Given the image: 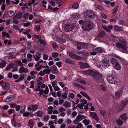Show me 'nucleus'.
I'll return each mask as SVG.
<instances>
[{"instance_id":"e433bc0d","label":"nucleus","mask_w":128,"mask_h":128,"mask_svg":"<svg viewBox=\"0 0 128 128\" xmlns=\"http://www.w3.org/2000/svg\"><path fill=\"white\" fill-rule=\"evenodd\" d=\"M51 42L52 43V47L54 49H55L58 48V46L57 45V44L56 42L52 41Z\"/></svg>"},{"instance_id":"680f3d73","label":"nucleus","mask_w":128,"mask_h":128,"mask_svg":"<svg viewBox=\"0 0 128 128\" xmlns=\"http://www.w3.org/2000/svg\"><path fill=\"white\" fill-rule=\"evenodd\" d=\"M100 87L101 88V90L102 91L104 92H105L106 91V88L104 85L102 84L101 85H100Z\"/></svg>"},{"instance_id":"f704fd0d","label":"nucleus","mask_w":128,"mask_h":128,"mask_svg":"<svg viewBox=\"0 0 128 128\" xmlns=\"http://www.w3.org/2000/svg\"><path fill=\"white\" fill-rule=\"evenodd\" d=\"M39 41L41 44L44 46H46V42L44 40L42 39H40L39 40Z\"/></svg>"},{"instance_id":"9b49d317","label":"nucleus","mask_w":128,"mask_h":128,"mask_svg":"<svg viewBox=\"0 0 128 128\" xmlns=\"http://www.w3.org/2000/svg\"><path fill=\"white\" fill-rule=\"evenodd\" d=\"M14 98V96L12 95H10L6 98L4 101V102H9L12 100Z\"/></svg>"},{"instance_id":"b1692460","label":"nucleus","mask_w":128,"mask_h":128,"mask_svg":"<svg viewBox=\"0 0 128 128\" xmlns=\"http://www.w3.org/2000/svg\"><path fill=\"white\" fill-rule=\"evenodd\" d=\"M33 119H30L29 120L28 122V124L30 128H32L33 127L34 123L33 122Z\"/></svg>"},{"instance_id":"c03bdc74","label":"nucleus","mask_w":128,"mask_h":128,"mask_svg":"<svg viewBox=\"0 0 128 128\" xmlns=\"http://www.w3.org/2000/svg\"><path fill=\"white\" fill-rule=\"evenodd\" d=\"M25 77V75L24 74H20V77L18 78L19 80H23Z\"/></svg>"},{"instance_id":"7ed1b4c3","label":"nucleus","mask_w":128,"mask_h":128,"mask_svg":"<svg viewBox=\"0 0 128 128\" xmlns=\"http://www.w3.org/2000/svg\"><path fill=\"white\" fill-rule=\"evenodd\" d=\"M106 79L110 83L115 84L118 86L120 84L119 79L115 76L112 75L108 76Z\"/></svg>"},{"instance_id":"39448f33","label":"nucleus","mask_w":128,"mask_h":128,"mask_svg":"<svg viewBox=\"0 0 128 128\" xmlns=\"http://www.w3.org/2000/svg\"><path fill=\"white\" fill-rule=\"evenodd\" d=\"M75 27V26L73 24H66L65 25L64 30L66 32H69L74 29Z\"/></svg>"},{"instance_id":"c9c22d12","label":"nucleus","mask_w":128,"mask_h":128,"mask_svg":"<svg viewBox=\"0 0 128 128\" xmlns=\"http://www.w3.org/2000/svg\"><path fill=\"white\" fill-rule=\"evenodd\" d=\"M67 94L68 92H65L62 95V98L64 99H65L66 98L68 95Z\"/></svg>"},{"instance_id":"0e129e2a","label":"nucleus","mask_w":128,"mask_h":128,"mask_svg":"<svg viewBox=\"0 0 128 128\" xmlns=\"http://www.w3.org/2000/svg\"><path fill=\"white\" fill-rule=\"evenodd\" d=\"M9 108V106L8 105H4L2 107V108L3 110H7Z\"/></svg>"},{"instance_id":"f257e3e1","label":"nucleus","mask_w":128,"mask_h":128,"mask_svg":"<svg viewBox=\"0 0 128 128\" xmlns=\"http://www.w3.org/2000/svg\"><path fill=\"white\" fill-rule=\"evenodd\" d=\"M84 73L87 75L91 76L92 78L98 83L101 82L102 75L97 71L88 69L84 71Z\"/></svg>"},{"instance_id":"423d86ee","label":"nucleus","mask_w":128,"mask_h":128,"mask_svg":"<svg viewBox=\"0 0 128 128\" xmlns=\"http://www.w3.org/2000/svg\"><path fill=\"white\" fill-rule=\"evenodd\" d=\"M84 16L86 18L89 17L90 18H94L95 14L92 11L88 10L86 12Z\"/></svg>"},{"instance_id":"473e14b6","label":"nucleus","mask_w":128,"mask_h":128,"mask_svg":"<svg viewBox=\"0 0 128 128\" xmlns=\"http://www.w3.org/2000/svg\"><path fill=\"white\" fill-rule=\"evenodd\" d=\"M116 124L118 126H120L123 124V121L120 119L117 120L116 121Z\"/></svg>"},{"instance_id":"c85d7f7f","label":"nucleus","mask_w":128,"mask_h":128,"mask_svg":"<svg viewBox=\"0 0 128 128\" xmlns=\"http://www.w3.org/2000/svg\"><path fill=\"white\" fill-rule=\"evenodd\" d=\"M115 68L116 70H120V69L121 66L119 64L118 62H117L114 65Z\"/></svg>"},{"instance_id":"4468645a","label":"nucleus","mask_w":128,"mask_h":128,"mask_svg":"<svg viewBox=\"0 0 128 128\" xmlns=\"http://www.w3.org/2000/svg\"><path fill=\"white\" fill-rule=\"evenodd\" d=\"M90 115L96 121H98L99 120V118L97 114L96 113L90 112Z\"/></svg>"},{"instance_id":"a211bd4d","label":"nucleus","mask_w":128,"mask_h":128,"mask_svg":"<svg viewBox=\"0 0 128 128\" xmlns=\"http://www.w3.org/2000/svg\"><path fill=\"white\" fill-rule=\"evenodd\" d=\"M22 13L21 12H18L13 17L14 18H17L18 19H21L22 17Z\"/></svg>"},{"instance_id":"4c0bfd02","label":"nucleus","mask_w":128,"mask_h":128,"mask_svg":"<svg viewBox=\"0 0 128 128\" xmlns=\"http://www.w3.org/2000/svg\"><path fill=\"white\" fill-rule=\"evenodd\" d=\"M100 112L101 115L104 116L106 113V112L104 110H100Z\"/></svg>"},{"instance_id":"6ab92c4d","label":"nucleus","mask_w":128,"mask_h":128,"mask_svg":"<svg viewBox=\"0 0 128 128\" xmlns=\"http://www.w3.org/2000/svg\"><path fill=\"white\" fill-rule=\"evenodd\" d=\"M80 67L81 68H87L88 66V64L87 63H84L82 62H80Z\"/></svg>"},{"instance_id":"79ce46f5","label":"nucleus","mask_w":128,"mask_h":128,"mask_svg":"<svg viewBox=\"0 0 128 128\" xmlns=\"http://www.w3.org/2000/svg\"><path fill=\"white\" fill-rule=\"evenodd\" d=\"M28 47L27 49L28 50H29L31 49L32 47L31 43L30 42L28 41L27 43Z\"/></svg>"},{"instance_id":"13d9d810","label":"nucleus","mask_w":128,"mask_h":128,"mask_svg":"<svg viewBox=\"0 0 128 128\" xmlns=\"http://www.w3.org/2000/svg\"><path fill=\"white\" fill-rule=\"evenodd\" d=\"M16 105V104L15 103L11 104L10 105V107L11 108H15Z\"/></svg>"},{"instance_id":"4be33fe9","label":"nucleus","mask_w":128,"mask_h":128,"mask_svg":"<svg viewBox=\"0 0 128 128\" xmlns=\"http://www.w3.org/2000/svg\"><path fill=\"white\" fill-rule=\"evenodd\" d=\"M114 30L118 31H122V27L119 26L118 25H115L114 27Z\"/></svg>"},{"instance_id":"338daca9","label":"nucleus","mask_w":128,"mask_h":128,"mask_svg":"<svg viewBox=\"0 0 128 128\" xmlns=\"http://www.w3.org/2000/svg\"><path fill=\"white\" fill-rule=\"evenodd\" d=\"M20 107H21L20 105H17L15 108H16V111H19L20 108Z\"/></svg>"},{"instance_id":"09e8293b","label":"nucleus","mask_w":128,"mask_h":128,"mask_svg":"<svg viewBox=\"0 0 128 128\" xmlns=\"http://www.w3.org/2000/svg\"><path fill=\"white\" fill-rule=\"evenodd\" d=\"M58 55V54L57 52H53L52 54V56L54 58H56Z\"/></svg>"},{"instance_id":"f8f14e48","label":"nucleus","mask_w":128,"mask_h":128,"mask_svg":"<svg viewBox=\"0 0 128 128\" xmlns=\"http://www.w3.org/2000/svg\"><path fill=\"white\" fill-rule=\"evenodd\" d=\"M78 45L81 46L82 47L84 48V49L88 48L89 46L88 44L87 43L85 42H78Z\"/></svg>"},{"instance_id":"f03ea898","label":"nucleus","mask_w":128,"mask_h":128,"mask_svg":"<svg viewBox=\"0 0 128 128\" xmlns=\"http://www.w3.org/2000/svg\"><path fill=\"white\" fill-rule=\"evenodd\" d=\"M119 40L120 42H118L116 44V46L118 48L122 49L123 51V52L128 53V50L126 46L127 44L126 42L124 40L120 38H119Z\"/></svg>"},{"instance_id":"de8ad7c7","label":"nucleus","mask_w":128,"mask_h":128,"mask_svg":"<svg viewBox=\"0 0 128 128\" xmlns=\"http://www.w3.org/2000/svg\"><path fill=\"white\" fill-rule=\"evenodd\" d=\"M13 49L14 50V51H16V49L14 48H10L8 49V52L9 53H8V54L9 55H10L11 54H13L14 53V52H11L12 51V50Z\"/></svg>"},{"instance_id":"6e6d98bb","label":"nucleus","mask_w":128,"mask_h":128,"mask_svg":"<svg viewBox=\"0 0 128 128\" xmlns=\"http://www.w3.org/2000/svg\"><path fill=\"white\" fill-rule=\"evenodd\" d=\"M35 27L36 31H37V32L40 31V28L39 25H37V26H36Z\"/></svg>"},{"instance_id":"72a5a7b5","label":"nucleus","mask_w":128,"mask_h":128,"mask_svg":"<svg viewBox=\"0 0 128 128\" xmlns=\"http://www.w3.org/2000/svg\"><path fill=\"white\" fill-rule=\"evenodd\" d=\"M21 123H17L15 124L12 123V126L15 128H19L21 126Z\"/></svg>"},{"instance_id":"37998d69","label":"nucleus","mask_w":128,"mask_h":128,"mask_svg":"<svg viewBox=\"0 0 128 128\" xmlns=\"http://www.w3.org/2000/svg\"><path fill=\"white\" fill-rule=\"evenodd\" d=\"M50 118V116L48 115L45 116L44 118V122L47 121Z\"/></svg>"},{"instance_id":"58836bf2","label":"nucleus","mask_w":128,"mask_h":128,"mask_svg":"<svg viewBox=\"0 0 128 128\" xmlns=\"http://www.w3.org/2000/svg\"><path fill=\"white\" fill-rule=\"evenodd\" d=\"M58 41L61 43H65L66 41L65 40L63 39L62 37L59 38Z\"/></svg>"},{"instance_id":"bf43d9fd","label":"nucleus","mask_w":128,"mask_h":128,"mask_svg":"<svg viewBox=\"0 0 128 128\" xmlns=\"http://www.w3.org/2000/svg\"><path fill=\"white\" fill-rule=\"evenodd\" d=\"M13 22L16 24H17L18 22V20H17L16 18H13Z\"/></svg>"},{"instance_id":"0eeeda50","label":"nucleus","mask_w":128,"mask_h":128,"mask_svg":"<svg viewBox=\"0 0 128 128\" xmlns=\"http://www.w3.org/2000/svg\"><path fill=\"white\" fill-rule=\"evenodd\" d=\"M92 23L91 22H88L86 25L83 26V27H84L83 28L84 30L85 31L90 30L92 28Z\"/></svg>"},{"instance_id":"603ef678","label":"nucleus","mask_w":128,"mask_h":128,"mask_svg":"<svg viewBox=\"0 0 128 128\" xmlns=\"http://www.w3.org/2000/svg\"><path fill=\"white\" fill-rule=\"evenodd\" d=\"M124 20H121L118 22V24L119 25H123L124 24Z\"/></svg>"},{"instance_id":"a18cd8bd","label":"nucleus","mask_w":128,"mask_h":128,"mask_svg":"<svg viewBox=\"0 0 128 128\" xmlns=\"http://www.w3.org/2000/svg\"><path fill=\"white\" fill-rule=\"evenodd\" d=\"M30 113L28 112H26L23 113V116H24L28 117L30 115Z\"/></svg>"},{"instance_id":"49530a36","label":"nucleus","mask_w":128,"mask_h":128,"mask_svg":"<svg viewBox=\"0 0 128 128\" xmlns=\"http://www.w3.org/2000/svg\"><path fill=\"white\" fill-rule=\"evenodd\" d=\"M17 66H20L22 67L23 66V64L21 62L20 60H19L17 62H16Z\"/></svg>"},{"instance_id":"f3484780","label":"nucleus","mask_w":128,"mask_h":128,"mask_svg":"<svg viewBox=\"0 0 128 128\" xmlns=\"http://www.w3.org/2000/svg\"><path fill=\"white\" fill-rule=\"evenodd\" d=\"M122 93V90H119L116 92L115 94V96L116 99H118L120 97Z\"/></svg>"},{"instance_id":"aec40b11","label":"nucleus","mask_w":128,"mask_h":128,"mask_svg":"<svg viewBox=\"0 0 128 128\" xmlns=\"http://www.w3.org/2000/svg\"><path fill=\"white\" fill-rule=\"evenodd\" d=\"M94 51L97 53H102L104 51V49L100 47H98L95 48Z\"/></svg>"},{"instance_id":"e2e57ef3","label":"nucleus","mask_w":128,"mask_h":128,"mask_svg":"<svg viewBox=\"0 0 128 128\" xmlns=\"http://www.w3.org/2000/svg\"><path fill=\"white\" fill-rule=\"evenodd\" d=\"M12 72H9L8 74V77L9 78H12Z\"/></svg>"},{"instance_id":"5701e85b","label":"nucleus","mask_w":128,"mask_h":128,"mask_svg":"<svg viewBox=\"0 0 128 128\" xmlns=\"http://www.w3.org/2000/svg\"><path fill=\"white\" fill-rule=\"evenodd\" d=\"M110 62L113 65L118 62V60L114 58H112L110 59Z\"/></svg>"},{"instance_id":"774afa93","label":"nucleus","mask_w":128,"mask_h":128,"mask_svg":"<svg viewBox=\"0 0 128 128\" xmlns=\"http://www.w3.org/2000/svg\"><path fill=\"white\" fill-rule=\"evenodd\" d=\"M72 122L71 120L69 118H68L66 121V123L68 124H70Z\"/></svg>"},{"instance_id":"dca6fc26","label":"nucleus","mask_w":128,"mask_h":128,"mask_svg":"<svg viewBox=\"0 0 128 128\" xmlns=\"http://www.w3.org/2000/svg\"><path fill=\"white\" fill-rule=\"evenodd\" d=\"M28 69L26 68H24L23 66L20 67L19 70V72L21 73H22L23 72L25 73H27L28 72Z\"/></svg>"},{"instance_id":"8fccbe9b","label":"nucleus","mask_w":128,"mask_h":128,"mask_svg":"<svg viewBox=\"0 0 128 128\" xmlns=\"http://www.w3.org/2000/svg\"><path fill=\"white\" fill-rule=\"evenodd\" d=\"M45 89L46 90L44 91V92L46 94H48V93L49 89L47 86H46V87Z\"/></svg>"},{"instance_id":"5fc2aeb1","label":"nucleus","mask_w":128,"mask_h":128,"mask_svg":"<svg viewBox=\"0 0 128 128\" xmlns=\"http://www.w3.org/2000/svg\"><path fill=\"white\" fill-rule=\"evenodd\" d=\"M43 56V58L44 60H46L48 59V56L47 54H44Z\"/></svg>"},{"instance_id":"ddd939ff","label":"nucleus","mask_w":128,"mask_h":128,"mask_svg":"<svg viewBox=\"0 0 128 128\" xmlns=\"http://www.w3.org/2000/svg\"><path fill=\"white\" fill-rule=\"evenodd\" d=\"M52 72L54 74H56L58 73V70L56 66L55 65L51 67Z\"/></svg>"},{"instance_id":"393cba45","label":"nucleus","mask_w":128,"mask_h":128,"mask_svg":"<svg viewBox=\"0 0 128 128\" xmlns=\"http://www.w3.org/2000/svg\"><path fill=\"white\" fill-rule=\"evenodd\" d=\"M80 16L78 13H75L72 14L71 16L72 18L73 19H78Z\"/></svg>"},{"instance_id":"7c9ffc66","label":"nucleus","mask_w":128,"mask_h":128,"mask_svg":"<svg viewBox=\"0 0 128 128\" xmlns=\"http://www.w3.org/2000/svg\"><path fill=\"white\" fill-rule=\"evenodd\" d=\"M6 62L3 60L2 62H0V68H2L4 67L6 64Z\"/></svg>"},{"instance_id":"412c9836","label":"nucleus","mask_w":128,"mask_h":128,"mask_svg":"<svg viewBox=\"0 0 128 128\" xmlns=\"http://www.w3.org/2000/svg\"><path fill=\"white\" fill-rule=\"evenodd\" d=\"M127 114L124 113L122 114L120 116L119 118L123 120H125L127 118Z\"/></svg>"},{"instance_id":"6e6552de","label":"nucleus","mask_w":128,"mask_h":128,"mask_svg":"<svg viewBox=\"0 0 128 128\" xmlns=\"http://www.w3.org/2000/svg\"><path fill=\"white\" fill-rule=\"evenodd\" d=\"M102 65L103 67H109L110 66V64L109 63V61L107 59L104 58L103 60H102Z\"/></svg>"},{"instance_id":"a878e982","label":"nucleus","mask_w":128,"mask_h":128,"mask_svg":"<svg viewBox=\"0 0 128 128\" xmlns=\"http://www.w3.org/2000/svg\"><path fill=\"white\" fill-rule=\"evenodd\" d=\"M71 103L70 102H68L67 101H65L63 104V106H65L66 108H67L68 107L70 106Z\"/></svg>"},{"instance_id":"c756f323","label":"nucleus","mask_w":128,"mask_h":128,"mask_svg":"<svg viewBox=\"0 0 128 128\" xmlns=\"http://www.w3.org/2000/svg\"><path fill=\"white\" fill-rule=\"evenodd\" d=\"M31 107L32 108L33 111H35L38 109V106L36 104H34L31 105Z\"/></svg>"},{"instance_id":"cd10ccee","label":"nucleus","mask_w":128,"mask_h":128,"mask_svg":"<svg viewBox=\"0 0 128 128\" xmlns=\"http://www.w3.org/2000/svg\"><path fill=\"white\" fill-rule=\"evenodd\" d=\"M14 14V12L13 10L8 11V16L10 17H12Z\"/></svg>"},{"instance_id":"864d4df0","label":"nucleus","mask_w":128,"mask_h":128,"mask_svg":"<svg viewBox=\"0 0 128 128\" xmlns=\"http://www.w3.org/2000/svg\"><path fill=\"white\" fill-rule=\"evenodd\" d=\"M56 78V76L52 74H50V78L51 80L54 79Z\"/></svg>"},{"instance_id":"ea45409f","label":"nucleus","mask_w":128,"mask_h":128,"mask_svg":"<svg viewBox=\"0 0 128 128\" xmlns=\"http://www.w3.org/2000/svg\"><path fill=\"white\" fill-rule=\"evenodd\" d=\"M8 114H11L13 113H14L15 112V110L14 109H10L8 111Z\"/></svg>"},{"instance_id":"2eb2a0df","label":"nucleus","mask_w":128,"mask_h":128,"mask_svg":"<svg viewBox=\"0 0 128 128\" xmlns=\"http://www.w3.org/2000/svg\"><path fill=\"white\" fill-rule=\"evenodd\" d=\"M105 35V32L104 30H101L98 34L97 36L99 38L103 37Z\"/></svg>"},{"instance_id":"9d476101","label":"nucleus","mask_w":128,"mask_h":128,"mask_svg":"<svg viewBox=\"0 0 128 128\" xmlns=\"http://www.w3.org/2000/svg\"><path fill=\"white\" fill-rule=\"evenodd\" d=\"M2 86L3 89L8 90L10 88V84L7 82H5L2 84Z\"/></svg>"},{"instance_id":"052dcab7","label":"nucleus","mask_w":128,"mask_h":128,"mask_svg":"<svg viewBox=\"0 0 128 128\" xmlns=\"http://www.w3.org/2000/svg\"><path fill=\"white\" fill-rule=\"evenodd\" d=\"M29 14L28 13H26L24 14V18L25 19H28V16Z\"/></svg>"},{"instance_id":"69168bd1","label":"nucleus","mask_w":128,"mask_h":128,"mask_svg":"<svg viewBox=\"0 0 128 128\" xmlns=\"http://www.w3.org/2000/svg\"><path fill=\"white\" fill-rule=\"evenodd\" d=\"M65 62L66 63L71 64L72 63V61L70 60L66 59L65 60Z\"/></svg>"},{"instance_id":"bb28decb","label":"nucleus","mask_w":128,"mask_h":128,"mask_svg":"<svg viewBox=\"0 0 128 128\" xmlns=\"http://www.w3.org/2000/svg\"><path fill=\"white\" fill-rule=\"evenodd\" d=\"M79 7V5L76 2H74L72 4V8L76 9L78 8Z\"/></svg>"},{"instance_id":"3c124183","label":"nucleus","mask_w":128,"mask_h":128,"mask_svg":"<svg viewBox=\"0 0 128 128\" xmlns=\"http://www.w3.org/2000/svg\"><path fill=\"white\" fill-rule=\"evenodd\" d=\"M23 24L24 25V27H27L30 25V22H28L27 23H23Z\"/></svg>"},{"instance_id":"2f4dec72","label":"nucleus","mask_w":128,"mask_h":128,"mask_svg":"<svg viewBox=\"0 0 128 128\" xmlns=\"http://www.w3.org/2000/svg\"><path fill=\"white\" fill-rule=\"evenodd\" d=\"M119 7V6L118 5L116 6V7L113 9L112 13L113 14H114L117 12L118 10Z\"/></svg>"},{"instance_id":"1a4fd4ad","label":"nucleus","mask_w":128,"mask_h":128,"mask_svg":"<svg viewBox=\"0 0 128 128\" xmlns=\"http://www.w3.org/2000/svg\"><path fill=\"white\" fill-rule=\"evenodd\" d=\"M68 53L69 56L72 58L78 60H81L82 59L81 57L76 55L71 52L68 53Z\"/></svg>"},{"instance_id":"4d7b16f0","label":"nucleus","mask_w":128,"mask_h":128,"mask_svg":"<svg viewBox=\"0 0 128 128\" xmlns=\"http://www.w3.org/2000/svg\"><path fill=\"white\" fill-rule=\"evenodd\" d=\"M34 81H31L30 82V83L31 84L30 87V88H32L34 87Z\"/></svg>"},{"instance_id":"a19ab883","label":"nucleus","mask_w":128,"mask_h":128,"mask_svg":"<svg viewBox=\"0 0 128 128\" xmlns=\"http://www.w3.org/2000/svg\"><path fill=\"white\" fill-rule=\"evenodd\" d=\"M37 114L39 116L41 117L43 115V113L41 111H38L37 112Z\"/></svg>"},{"instance_id":"20e7f679","label":"nucleus","mask_w":128,"mask_h":128,"mask_svg":"<svg viewBox=\"0 0 128 128\" xmlns=\"http://www.w3.org/2000/svg\"><path fill=\"white\" fill-rule=\"evenodd\" d=\"M128 103V101L126 100L122 101L120 105H118L117 107V112H120L122 111L126 107Z\"/></svg>"}]
</instances>
